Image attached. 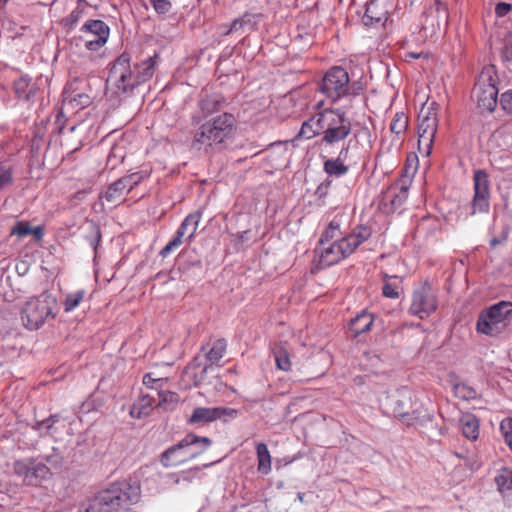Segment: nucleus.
Here are the masks:
<instances>
[{"mask_svg": "<svg viewBox=\"0 0 512 512\" xmlns=\"http://www.w3.org/2000/svg\"><path fill=\"white\" fill-rule=\"evenodd\" d=\"M64 103L71 106L72 109H83L91 103V97L85 92H78L72 86L66 88L63 92Z\"/></svg>", "mask_w": 512, "mask_h": 512, "instance_id": "393cba45", "label": "nucleus"}, {"mask_svg": "<svg viewBox=\"0 0 512 512\" xmlns=\"http://www.w3.org/2000/svg\"><path fill=\"white\" fill-rule=\"evenodd\" d=\"M340 226V221L337 220L336 218L333 219L322 233L319 239V245H325L329 243L331 240L335 241L342 238Z\"/></svg>", "mask_w": 512, "mask_h": 512, "instance_id": "4c0bfd02", "label": "nucleus"}, {"mask_svg": "<svg viewBox=\"0 0 512 512\" xmlns=\"http://www.w3.org/2000/svg\"><path fill=\"white\" fill-rule=\"evenodd\" d=\"M438 301L435 291L428 282H424L412 294V303L409 308L411 315L424 319L437 310Z\"/></svg>", "mask_w": 512, "mask_h": 512, "instance_id": "f8f14e48", "label": "nucleus"}, {"mask_svg": "<svg viewBox=\"0 0 512 512\" xmlns=\"http://www.w3.org/2000/svg\"><path fill=\"white\" fill-rule=\"evenodd\" d=\"M14 90L19 99L28 101L36 94L37 86L30 77L25 75L14 82Z\"/></svg>", "mask_w": 512, "mask_h": 512, "instance_id": "c85d7f7f", "label": "nucleus"}, {"mask_svg": "<svg viewBox=\"0 0 512 512\" xmlns=\"http://www.w3.org/2000/svg\"><path fill=\"white\" fill-rule=\"evenodd\" d=\"M408 122V116L404 112H396L390 123V131L400 136L406 132Z\"/></svg>", "mask_w": 512, "mask_h": 512, "instance_id": "ea45409f", "label": "nucleus"}, {"mask_svg": "<svg viewBox=\"0 0 512 512\" xmlns=\"http://www.w3.org/2000/svg\"><path fill=\"white\" fill-rule=\"evenodd\" d=\"M158 59L159 55L154 54L148 59L134 65L142 81L146 82L153 76Z\"/></svg>", "mask_w": 512, "mask_h": 512, "instance_id": "e433bc0d", "label": "nucleus"}, {"mask_svg": "<svg viewBox=\"0 0 512 512\" xmlns=\"http://www.w3.org/2000/svg\"><path fill=\"white\" fill-rule=\"evenodd\" d=\"M31 234L34 235L36 240H40L43 236V230L40 226H38V227L32 229Z\"/></svg>", "mask_w": 512, "mask_h": 512, "instance_id": "bf43d9fd", "label": "nucleus"}, {"mask_svg": "<svg viewBox=\"0 0 512 512\" xmlns=\"http://www.w3.org/2000/svg\"><path fill=\"white\" fill-rule=\"evenodd\" d=\"M32 228L28 222L18 221L11 229V235H16L20 238L30 235Z\"/></svg>", "mask_w": 512, "mask_h": 512, "instance_id": "49530a36", "label": "nucleus"}, {"mask_svg": "<svg viewBox=\"0 0 512 512\" xmlns=\"http://www.w3.org/2000/svg\"><path fill=\"white\" fill-rule=\"evenodd\" d=\"M236 410L225 407H197L188 418L189 424H206L223 416H235Z\"/></svg>", "mask_w": 512, "mask_h": 512, "instance_id": "6ab92c4d", "label": "nucleus"}, {"mask_svg": "<svg viewBox=\"0 0 512 512\" xmlns=\"http://www.w3.org/2000/svg\"><path fill=\"white\" fill-rule=\"evenodd\" d=\"M81 14H82L81 10L76 9V10L72 11L69 15V19H70L71 23H76L79 20Z\"/></svg>", "mask_w": 512, "mask_h": 512, "instance_id": "13d9d810", "label": "nucleus"}, {"mask_svg": "<svg viewBox=\"0 0 512 512\" xmlns=\"http://www.w3.org/2000/svg\"><path fill=\"white\" fill-rule=\"evenodd\" d=\"M235 118L230 113H223L203 123L195 132L192 147H212L220 145L231 137Z\"/></svg>", "mask_w": 512, "mask_h": 512, "instance_id": "f03ea898", "label": "nucleus"}, {"mask_svg": "<svg viewBox=\"0 0 512 512\" xmlns=\"http://www.w3.org/2000/svg\"><path fill=\"white\" fill-rule=\"evenodd\" d=\"M158 396L159 401L156 406L164 410H173L180 401L179 395L172 391H160Z\"/></svg>", "mask_w": 512, "mask_h": 512, "instance_id": "58836bf2", "label": "nucleus"}, {"mask_svg": "<svg viewBox=\"0 0 512 512\" xmlns=\"http://www.w3.org/2000/svg\"><path fill=\"white\" fill-rule=\"evenodd\" d=\"M460 428L463 435L469 440H476L479 435V420L471 414L465 413L459 420Z\"/></svg>", "mask_w": 512, "mask_h": 512, "instance_id": "c756f323", "label": "nucleus"}, {"mask_svg": "<svg viewBox=\"0 0 512 512\" xmlns=\"http://www.w3.org/2000/svg\"><path fill=\"white\" fill-rule=\"evenodd\" d=\"M351 133V123L340 109L322 111L321 142L326 145L337 144L346 139Z\"/></svg>", "mask_w": 512, "mask_h": 512, "instance_id": "423d86ee", "label": "nucleus"}, {"mask_svg": "<svg viewBox=\"0 0 512 512\" xmlns=\"http://www.w3.org/2000/svg\"><path fill=\"white\" fill-rule=\"evenodd\" d=\"M130 56L127 53H122L115 61L113 67L110 70V76H118V89L128 92L132 91L135 87L144 83L142 78L139 77L137 69L134 67L133 70H129Z\"/></svg>", "mask_w": 512, "mask_h": 512, "instance_id": "4468645a", "label": "nucleus"}, {"mask_svg": "<svg viewBox=\"0 0 512 512\" xmlns=\"http://www.w3.org/2000/svg\"><path fill=\"white\" fill-rule=\"evenodd\" d=\"M493 67H486L480 73L473 89L477 106L486 112H493L497 105L498 88Z\"/></svg>", "mask_w": 512, "mask_h": 512, "instance_id": "6e6552de", "label": "nucleus"}, {"mask_svg": "<svg viewBox=\"0 0 512 512\" xmlns=\"http://www.w3.org/2000/svg\"><path fill=\"white\" fill-rule=\"evenodd\" d=\"M276 367L282 371H290L292 363L289 352L283 343L274 344L272 347Z\"/></svg>", "mask_w": 512, "mask_h": 512, "instance_id": "72a5a7b5", "label": "nucleus"}, {"mask_svg": "<svg viewBox=\"0 0 512 512\" xmlns=\"http://www.w3.org/2000/svg\"><path fill=\"white\" fill-rule=\"evenodd\" d=\"M148 177V173L145 171H137L121 177L122 183H124L127 191H131L134 187L139 185L144 179Z\"/></svg>", "mask_w": 512, "mask_h": 512, "instance_id": "79ce46f5", "label": "nucleus"}, {"mask_svg": "<svg viewBox=\"0 0 512 512\" xmlns=\"http://www.w3.org/2000/svg\"><path fill=\"white\" fill-rule=\"evenodd\" d=\"M512 4L500 2L495 7V14L497 17H504L511 11Z\"/></svg>", "mask_w": 512, "mask_h": 512, "instance_id": "864d4df0", "label": "nucleus"}, {"mask_svg": "<svg viewBox=\"0 0 512 512\" xmlns=\"http://www.w3.org/2000/svg\"><path fill=\"white\" fill-rule=\"evenodd\" d=\"M500 430L503 434L505 443L509 446L512 444V418H505L500 423Z\"/></svg>", "mask_w": 512, "mask_h": 512, "instance_id": "de8ad7c7", "label": "nucleus"}, {"mask_svg": "<svg viewBox=\"0 0 512 512\" xmlns=\"http://www.w3.org/2000/svg\"><path fill=\"white\" fill-rule=\"evenodd\" d=\"M331 184H332V180L326 179L321 184H319L315 190V197L322 205L325 204V198L327 197V195L329 193Z\"/></svg>", "mask_w": 512, "mask_h": 512, "instance_id": "a18cd8bd", "label": "nucleus"}, {"mask_svg": "<svg viewBox=\"0 0 512 512\" xmlns=\"http://www.w3.org/2000/svg\"><path fill=\"white\" fill-rule=\"evenodd\" d=\"M160 379L153 378L151 374H145L143 377V383L148 387H153V384Z\"/></svg>", "mask_w": 512, "mask_h": 512, "instance_id": "6e6d98bb", "label": "nucleus"}, {"mask_svg": "<svg viewBox=\"0 0 512 512\" xmlns=\"http://www.w3.org/2000/svg\"><path fill=\"white\" fill-rule=\"evenodd\" d=\"M138 500V487H134L127 482L113 483L89 501L86 512L125 511Z\"/></svg>", "mask_w": 512, "mask_h": 512, "instance_id": "f257e3e1", "label": "nucleus"}, {"mask_svg": "<svg viewBox=\"0 0 512 512\" xmlns=\"http://www.w3.org/2000/svg\"><path fill=\"white\" fill-rule=\"evenodd\" d=\"M373 322V315L366 311H362L351 319L349 328L355 336H358L370 330Z\"/></svg>", "mask_w": 512, "mask_h": 512, "instance_id": "7c9ffc66", "label": "nucleus"}, {"mask_svg": "<svg viewBox=\"0 0 512 512\" xmlns=\"http://www.w3.org/2000/svg\"><path fill=\"white\" fill-rule=\"evenodd\" d=\"M474 197L472 200V214L487 212L490 206V183L488 174L484 170L474 172Z\"/></svg>", "mask_w": 512, "mask_h": 512, "instance_id": "f3484780", "label": "nucleus"}, {"mask_svg": "<svg viewBox=\"0 0 512 512\" xmlns=\"http://www.w3.org/2000/svg\"><path fill=\"white\" fill-rule=\"evenodd\" d=\"M201 217L202 214L199 211L187 215L176 231L175 236L160 251V256L167 257L173 250L178 248L183 243V237L186 236V240H192Z\"/></svg>", "mask_w": 512, "mask_h": 512, "instance_id": "dca6fc26", "label": "nucleus"}, {"mask_svg": "<svg viewBox=\"0 0 512 512\" xmlns=\"http://www.w3.org/2000/svg\"><path fill=\"white\" fill-rule=\"evenodd\" d=\"M386 20L387 13L383 11L376 2L371 1L366 5V10L362 17V22L365 26L382 24Z\"/></svg>", "mask_w": 512, "mask_h": 512, "instance_id": "bb28decb", "label": "nucleus"}, {"mask_svg": "<svg viewBox=\"0 0 512 512\" xmlns=\"http://www.w3.org/2000/svg\"><path fill=\"white\" fill-rule=\"evenodd\" d=\"M60 114L57 115V120H56V124H59V126L57 127V130H58V133H62V130H63V126L60 124L61 121H60Z\"/></svg>", "mask_w": 512, "mask_h": 512, "instance_id": "e2e57ef3", "label": "nucleus"}, {"mask_svg": "<svg viewBox=\"0 0 512 512\" xmlns=\"http://www.w3.org/2000/svg\"><path fill=\"white\" fill-rule=\"evenodd\" d=\"M320 91L332 102L355 96L348 72L339 66L329 69L320 84Z\"/></svg>", "mask_w": 512, "mask_h": 512, "instance_id": "0eeeda50", "label": "nucleus"}, {"mask_svg": "<svg viewBox=\"0 0 512 512\" xmlns=\"http://www.w3.org/2000/svg\"><path fill=\"white\" fill-rule=\"evenodd\" d=\"M402 292V278L396 275H388L387 273H385L383 275V296L391 299H397L400 297V294Z\"/></svg>", "mask_w": 512, "mask_h": 512, "instance_id": "cd10ccee", "label": "nucleus"}, {"mask_svg": "<svg viewBox=\"0 0 512 512\" xmlns=\"http://www.w3.org/2000/svg\"><path fill=\"white\" fill-rule=\"evenodd\" d=\"M498 240L496 238H493L491 241H490V244L491 246H496L498 244Z\"/></svg>", "mask_w": 512, "mask_h": 512, "instance_id": "338daca9", "label": "nucleus"}, {"mask_svg": "<svg viewBox=\"0 0 512 512\" xmlns=\"http://www.w3.org/2000/svg\"><path fill=\"white\" fill-rule=\"evenodd\" d=\"M504 56L508 59L509 57H512V50H509L508 48H506L505 52H504Z\"/></svg>", "mask_w": 512, "mask_h": 512, "instance_id": "69168bd1", "label": "nucleus"}, {"mask_svg": "<svg viewBox=\"0 0 512 512\" xmlns=\"http://www.w3.org/2000/svg\"><path fill=\"white\" fill-rule=\"evenodd\" d=\"M89 229H90V232L92 234L91 237H87L91 246L96 249L99 242H100V239H101V231H100V228L97 224H95L94 222H91L89 224Z\"/></svg>", "mask_w": 512, "mask_h": 512, "instance_id": "8fccbe9b", "label": "nucleus"}, {"mask_svg": "<svg viewBox=\"0 0 512 512\" xmlns=\"http://www.w3.org/2000/svg\"><path fill=\"white\" fill-rule=\"evenodd\" d=\"M304 496H305V494H304V493H302V492H299V493L297 494V498H298L299 502H301V503H303V502H304Z\"/></svg>", "mask_w": 512, "mask_h": 512, "instance_id": "0e129e2a", "label": "nucleus"}, {"mask_svg": "<svg viewBox=\"0 0 512 512\" xmlns=\"http://www.w3.org/2000/svg\"><path fill=\"white\" fill-rule=\"evenodd\" d=\"M449 19L448 7L446 3L435 0L434 3L424 12V29H430L432 32L447 27Z\"/></svg>", "mask_w": 512, "mask_h": 512, "instance_id": "a211bd4d", "label": "nucleus"}, {"mask_svg": "<svg viewBox=\"0 0 512 512\" xmlns=\"http://www.w3.org/2000/svg\"><path fill=\"white\" fill-rule=\"evenodd\" d=\"M80 39L86 49L98 51L106 43L110 35L109 26L102 20H87L80 28Z\"/></svg>", "mask_w": 512, "mask_h": 512, "instance_id": "ddd939ff", "label": "nucleus"}, {"mask_svg": "<svg viewBox=\"0 0 512 512\" xmlns=\"http://www.w3.org/2000/svg\"><path fill=\"white\" fill-rule=\"evenodd\" d=\"M56 300L50 295L41 294L30 298L21 310L23 325L29 330L39 329L48 318H54Z\"/></svg>", "mask_w": 512, "mask_h": 512, "instance_id": "39448f33", "label": "nucleus"}, {"mask_svg": "<svg viewBox=\"0 0 512 512\" xmlns=\"http://www.w3.org/2000/svg\"><path fill=\"white\" fill-rule=\"evenodd\" d=\"M128 193L124 183H122L121 178L110 184L101 197H104L105 200L110 204H118L121 203L124 199V196Z\"/></svg>", "mask_w": 512, "mask_h": 512, "instance_id": "2f4dec72", "label": "nucleus"}, {"mask_svg": "<svg viewBox=\"0 0 512 512\" xmlns=\"http://www.w3.org/2000/svg\"><path fill=\"white\" fill-rule=\"evenodd\" d=\"M154 406V399L149 395L141 396L132 406L130 414L132 417L141 418L150 414Z\"/></svg>", "mask_w": 512, "mask_h": 512, "instance_id": "f704fd0d", "label": "nucleus"}, {"mask_svg": "<svg viewBox=\"0 0 512 512\" xmlns=\"http://www.w3.org/2000/svg\"><path fill=\"white\" fill-rule=\"evenodd\" d=\"M130 56L127 53H122L115 61L113 67L110 70V76H118V89L128 92L132 91L135 87L144 83L142 78L139 77L137 69L134 67L133 70H129Z\"/></svg>", "mask_w": 512, "mask_h": 512, "instance_id": "2eb2a0df", "label": "nucleus"}, {"mask_svg": "<svg viewBox=\"0 0 512 512\" xmlns=\"http://www.w3.org/2000/svg\"><path fill=\"white\" fill-rule=\"evenodd\" d=\"M511 315L512 302L500 301L480 313L476 330L478 333L496 337L506 329Z\"/></svg>", "mask_w": 512, "mask_h": 512, "instance_id": "20e7f679", "label": "nucleus"}, {"mask_svg": "<svg viewBox=\"0 0 512 512\" xmlns=\"http://www.w3.org/2000/svg\"><path fill=\"white\" fill-rule=\"evenodd\" d=\"M239 31L245 32V28L243 26L241 18L235 19L231 23L230 28L228 30L223 31V34L228 35L230 33H235V32H239Z\"/></svg>", "mask_w": 512, "mask_h": 512, "instance_id": "5fc2aeb1", "label": "nucleus"}, {"mask_svg": "<svg viewBox=\"0 0 512 512\" xmlns=\"http://www.w3.org/2000/svg\"><path fill=\"white\" fill-rule=\"evenodd\" d=\"M151 5L159 14H166L171 9V2L169 0H150Z\"/></svg>", "mask_w": 512, "mask_h": 512, "instance_id": "3c124183", "label": "nucleus"}, {"mask_svg": "<svg viewBox=\"0 0 512 512\" xmlns=\"http://www.w3.org/2000/svg\"><path fill=\"white\" fill-rule=\"evenodd\" d=\"M211 444L212 440L208 437L188 434L177 444L166 449L160 456V462L164 467L175 466L178 463L197 457Z\"/></svg>", "mask_w": 512, "mask_h": 512, "instance_id": "7ed1b4c3", "label": "nucleus"}, {"mask_svg": "<svg viewBox=\"0 0 512 512\" xmlns=\"http://www.w3.org/2000/svg\"><path fill=\"white\" fill-rule=\"evenodd\" d=\"M85 290H78L73 293H70L66 296L65 301L63 303L64 310L66 312H70L74 310L84 299Z\"/></svg>", "mask_w": 512, "mask_h": 512, "instance_id": "37998d69", "label": "nucleus"}, {"mask_svg": "<svg viewBox=\"0 0 512 512\" xmlns=\"http://www.w3.org/2000/svg\"><path fill=\"white\" fill-rule=\"evenodd\" d=\"M57 421H58L57 415H51L50 417L45 419L44 422L46 424V429L50 430Z\"/></svg>", "mask_w": 512, "mask_h": 512, "instance_id": "4d7b16f0", "label": "nucleus"}, {"mask_svg": "<svg viewBox=\"0 0 512 512\" xmlns=\"http://www.w3.org/2000/svg\"><path fill=\"white\" fill-rule=\"evenodd\" d=\"M438 129V105L433 102L423 107L419 113L418 149L425 156L432 151L435 135Z\"/></svg>", "mask_w": 512, "mask_h": 512, "instance_id": "1a4fd4ad", "label": "nucleus"}, {"mask_svg": "<svg viewBox=\"0 0 512 512\" xmlns=\"http://www.w3.org/2000/svg\"><path fill=\"white\" fill-rule=\"evenodd\" d=\"M421 56V53H414V52H409L406 54V57L408 58H413V59H417Z\"/></svg>", "mask_w": 512, "mask_h": 512, "instance_id": "680f3d73", "label": "nucleus"}, {"mask_svg": "<svg viewBox=\"0 0 512 512\" xmlns=\"http://www.w3.org/2000/svg\"><path fill=\"white\" fill-rule=\"evenodd\" d=\"M13 181V171L10 165L0 163V191Z\"/></svg>", "mask_w": 512, "mask_h": 512, "instance_id": "c03bdc74", "label": "nucleus"}, {"mask_svg": "<svg viewBox=\"0 0 512 512\" xmlns=\"http://www.w3.org/2000/svg\"><path fill=\"white\" fill-rule=\"evenodd\" d=\"M10 0H0V5H5L9 2Z\"/></svg>", "mask_w": 512, "mask_h": 512, "instance_id": "774afa93", "label": "nucleus"}, {"mask_svg": "<svg viewBox=\"0 0 512 512\" xmlns=\"http://www.w3.org/2000/svg\"><path fill=\"white\" fill-rule=\"evenodd\" d=\"M259 15L246 13L241 17L245 31H252L256 28Z\"/></svg>", "mask_w": 512, "mask_h": 512, "instance_id": "09e8293b", "label": "nucleus"}, {"mask_svg": "<svg viewBox=\"0 0 512 512\" xmlns=\"http://www.w3.org/2000/svg\"><path fill=\"white\" fill-rule=\"evenodd\" d=\"M313 269L321 270L337 264L342 259L351 255L350 248L345 244L343 238L335 240L328 246L320 245L314 250Z\"/></svg>", "mask_w": 512, "mask_h": 512, "instance_id": "9b49d317", "label": "nucleus"}, {"mask_svg": "<svg viewBox=\"0 0 512 512\" xmlns=\"http://www.w3.org/2000/svg\"><path fill=\"white\" fill-rule=\"evenodd\" d=\"M225 104V98L218 93L205 95L199 101V108L204 117L219 112Z\"/></svg>", "mask_w": 512, "mask_h": 512, "instance_id": "b1692460", "label": "nucleus"}, {"mask_svg": "<svg viewBox=\"0 0 512 512\" xmlns=\"http://www.w3.org/2000/svg\"><path fill=\"white\" fill-rule=\"evenodd\" d=\"M13 472L27 486H40L51 477L50 468L34 457L16 460L13 463Z\"/></svg>", "mask_w": 512, "mask_h": 512, "instance_id": "9d476101", "label": "nucleus"}, {"mask_svg": "<svg viewBox=\"0 0 512 512\" xmlns=\"http://www.w3.org/2000/svg\"><path fill=\"white\" fill-rule=\"evenodd\" d=\"M495 482L497 484L498 490L502 493L508 490H512V470L507 467L500 469L497 476L495 477Z\"/></svg>", "mask_w": 512, "mask_h": 512, "instance_id": "a19ab883", "label": "nucleus"}, {"mask_svg": "<svg viewBox=\"0 0 512 512\" xmlns=\"http://www.w3.org/2000/svg\"><path fill=\"white\" fill-rule=\"evenodd\" d=\"M388 405L395 417L410 415L411 397L407 392H397L388 398Z\"/></svg>", "mask_w": 512, "mask_h": 512, "instance_id": "412c9836", "label": "nucleus"}, {"mask_svg": "<svg viewBox=\"0 0 512 512\" xmlns=\"http://www.w3.org/2000/svg\"><path fill=\"white\" fill-rule=\"evenodd\" d=\"M43 427H45V428H46V424H45L44 420L37 422L33 428H34L35 430H40V429H42Z\"/></svg>", "mask_w": 512, "mask_h": 512, "instance_id": "052dcab7", "label": "nucleus"}, {"mask_svg": "<svg viewBox=\"0 0 512 512\" xmlns=\"http://www.w3.org/2000/svg\"><path fill=\"white\" fill-rule=\"evenodd\" d=\"M371 235L372 230L370 227L359 225L356 226L349 235L342 238L348 248H350V253L352 254L363 242L368 240Z\"/></svg>", "mask_w": 512, "mask_h": 512, "instance_id": "5701e85b", "label": "nucleus"}, {"mask_svg": "<svg viewBox=\"0 0 512 512\" xmlns=\"http://www.w3.org/2000/svg\"><path fill=\"white\" fill-rule=\"evenodd\" d=\"M322 129V111L314 114L308 120L304 121L297 138L312 139L320 135Z\"/></svg>", "mask_w": 512, "mask_h": 512, "instance_id": "a878e982", "label": "nucleus"}, {"mask_svg": "<svg viewBox=\"0 0 512 512\" xmlns=\"http://www.w3.org/2000/svg\"><path fill=\"white\" fill-rule=\"evenodd\" d=\"M408 198V186H392L386 192L383 193L382 198L380 200V208L384 213H393L398 208L402 206V204Z\"/></svg>", "mask_w": 512, "mask_h": 512, "instance_id": "aec40b11", "label": "nucleus"}, {"mask_svg": "<svg viewBox=\"0 0 512 512\" xmlns=\"http://www.w3.org/2000/svg\"><path fill=\"white\" fill-rule=\"evenodd\" d=\"M227 342L225 339H217L210 346L209 344L202 346V350L206 351L205 357L211 364L219 362L225 355Z\"/></svg>", "mask_w": 512, "mask_h": 512, "instance_id": "473e14b6", "label": "nucleus"}, {"mask_svg": "<svg viewBox=\"0 0 512 512\" xmlns=\"http://www.w3.org/2000/svg\"><path fill=\"white\" fill-rule=\"evenodd\" d=\"M256 454L258 461V471L267 475L271 471V455L267 445L265 443H258L256 445Z\"/></svg>", "mask_w": 512, "mask_h": 512, "instance_id": "c9c22d12", "label": "nucleus"}, {"mask_svg": "<svg viewBox=\"0 0 512 512\" xmlns=\"http://www.w3.org/2000/svg\"><path fill=\"white\" fill-rule=\"evenodd\" d=\"M348 151V146L343 147L337 158L327 159L323 165V170L325 171V173H327L329 176L335 177L345 175L348 172L349 167L345 165L343 161L347 157Z\"/></svg>", "mask_w": 512, "mask_h": 512, "instance_id": "4be33fe9", "label": "nucleus"}, {"mask_svg": "<svg viewBox=\"0 0 512 512\" xmlns=\"http://www.w3.org/2000/svg\"><path fill=\"white\" fill-rule=\"evenodd\" d=\"M500 104L506 113L512 115V89L501 95Z\"/></svg>", "mask_w": 512, "mask_h": 512, "instance_id": "603ef678", "label": "nucleus"}]
</instances>
